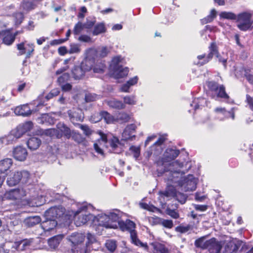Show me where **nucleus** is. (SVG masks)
<instances>
[{"mask_svg": "<svg viewBox=\"0 0 253 253\" xmlns=\"http://www.w3.org/2000/svg\"><path fill=\"white\" fill-rule=\"evenodd\" d=\"M179 154L180 151L179 150L168 148L165 151L163 157H159L155 162L157 167H163L162 172H160L161 174L169 172V174L170 175V176L166 179L168 181H173V176L172 175L174 173H179L180 172L183 174L185 173V172L181 171L180 170L183 167V163L180 162L178 160L173 161Z\"/></svg>", "mask_w": 253, "mask_h": 253, "instance_id": "nucleus-1", "label": "nucleus"}, {"mask_svg": "<svg viewBox=\"0 0 253 253\" xmlns=\"http://www.w3.org/2000/svg\"><path fill=\"white\" fill-rule=\"evenodd\" d=\"M252 14L249 11H243L237 14L236 21L237 27L241 31H251L253 28Z\"/></svg>", "mask_w": 253, "mask_h": 253, "instance_id": "nucleus-2", "label": "nucleus"}, {"mask_svg": "<svg viewBox=\"0 0 253 253\" xmlns=\"http://www.w3.org/2000/svg\"><path fill=\"white\" fill-rule=\"evenodd\" d=\"M209 91L211 92L212 98L216 96L225 100H228L230 98L226 92L225 87L223 84H219L214 81H208L206 83Z\"/></svg>", "mask_w": 253, "mask_h": 253, "instance_id": "nucleus-3", "label": "nucleus"}, {"mask_svg": "<svg viewBox=\"0 0 253 253\" xmlns=\"http://www.w3.org/2000/svg\"><path fill=\"white\" fill-rule=\"evenodd\" d=\"M85 236L80 233H74L70 236L69 240L72 243L71 251L73 253H82L85 249L84 241Z\"/></svg>", "mask_w": 253, "mask_h": 253, "instance_id": "nucleus-4", "label": "nucleus"}, {"mask_svg": "<svg viewBox=\"0 0 253 253\" xmlns=\"http://www.w3.org/2000/svg\"><path fill=\"white\" fill-rule=\"evenodd\" d=\"M209 52L206 55L205 53L199 55L197 56V59L199 60H202L201 62H199L200 65H204L209 63L212 59L213 55H215L216 57H218V47L215 42L211 43L209 47Z\"/></svg>", "mask_w": 253, "mask_h": 253, "instance_id": "nucleus-5", "label": "nucleus"}, {"mask_svg": "<svg viewBox=\"0 0 253 253\" xmlns=\"http://www.w3.org/2000/svg\"><path fill=\"white\" fill-rule=\"evenodd\" d=\"M44 105L43 102H40L35 109H31L28 104H23L17 106L14 109V113L16 115L22 116H29L39 110L41 107Z\"/></svg>", "mask_w": 253, "mask_h": 253, "instance_id": "nucleus-6", "label": "nucleus"}, {"mask_svg": "<svg viewBox=\"0 0 253 253\" xmlns=\"http://www.w3.org/2000/svg\"><path fill=\"white\" fill-rule=\"evenodd\" d=\"M26 41L22 42L16 44V47L19 51L18 55H22L26 54V59L31 58L35 51V44L33 43L26 44Z\"/></svg>", "mask_w": 253, "mask_h": 253, "instance_id": "nucleus-7", "label": "nucleus"}, {"mask_svg": "<svg viewBox=\"0 0 253 253\" xmlns=\"http://www.w3.org/2000/svg\"><path fill=\"white\" fill-rule=\"evenodd\" d=\"M65 212V209L62 206L52 207L46 210L44 213L45 218L52 219H59L62 218Z\"/></svg>", "mask_w": 253, "mask_h": 253, "instance_id": "nucleus-8", "label": "nucleus"}, {"mask_svg": "<svg viewBox=\"0 0 253 253\" xmlns=\"http://www.w3.org/2000/svg\"><path fill=\"white\" fill-rule=\"evenodd\" d=\"M112 62L113 70L118 78H122L127 75L129 72L128 68L127 67L123 68L122 65L119 64L121 62L119 56L114 57Z\"/></svg>", "mask_w": 253, "mask_h": 253, "instance_id": "nucleus-9", "label": "nucleus"}, {"mask_svg": "<svg viewBox=\"0 0 253 253\" xmlns=\"http://www.w3.org/2000/svg\"><path fill=\"white\" fill-rule=\"evenodd\" d=\"M12 156L17 161H24L28 156L27 149L22 146H17L12 151Z\"/></svg>", "mask_w": 253, "mask_h": 253, "instance_id": "nucleus-10", "label": "nucleus"}, {"mask_svg": "<svg viewBox=\"0 0 253 253\" xmlns=\"http://www.w3.org/2000/svg\"><path fill=\"white\" fill-rule=\"evenodd\" d=\"M207 249L210 253H220L222 246L221 242L216 240L215 238H212L207 240Z\"/></svg>", "mask_w": 253, "mask_h": 253, "instance_id": "nucleus-11", "label": "nucleus"}, {"mask_svg": "<svg viewBox=\"0 0 253 253\" xmlns=\"http://www.w3.org/2000/svg\"><path fill=\"white\" fill-rule=\"evenodd\" d=\"M118 225L121 231H127L130 233L134 231L136 227L135 223L130 219H126V221H118Z\"/></svg>", "mask_w": 253, "mask_h": 253, "instance_id": "nucleus-12", "label": "nucleus"}, {"mask_svg": "<svg viewBox=\"0 0 253 253\" xmlns=\"http://www.w3.org/2000/svg\"><path fill=\"white\" fill-rule=\"evenodd\" d=\"M74 222L77 226H80L85 224L88 220V216L81 213L80 211H77L74 214Z\"/></svg>", "mask_w": 253, "mask_h": 253, "instance_id": "nucleus-13", "label": "nucleus"}, {"mask_svg": "<svg viewBox=\"0 0 253 253\" xmlns=\"http://www.w3.org/2000/svg\"><path fill=\"white\" fill-rule=\"evenodd\" d=\"M45 218L46 219L41 223V227L44 232L50 231L57 226V221L51 218Z\"/></svg>", "mask_w": 253, "mask_h": 253, "instance_id": "nucleus-14", "label": "nucleus"}, {"mask_svg": "<svg viewBox=\"0 0 253 253\" xmlns=\"http://www.w3.org/2000/svg\"><path fill=\"white\" fill-rule=\"evenodd\" d=\"M58 133L61 134V137L64 136L66 138L69 139L71 137V131L70 128L64 123H59L56 125Z\"/></svg>", "mask_w": 253, "mask_h": 253, "instance_id": "nucleus-15", "label": "nucleus"}, {"mask_svg": "<svg viewBox=\"0 0 253 253\" xmlns=\"http://www.w3.org/2000/svg\"><path fill=\"white\" fill-rule=\"evenodd\" d=\"M1 36H2V42L7 45H11L15 40L14 36L9 30L1 31Z\"/></svg>", "mask_w": 253, "mask_h": 253, "instance_id": "nucleus-16", "label": "nucleus"}, {"mask_svg": "<svg viewBox=\"0 0 253 253\" xmlns=\"http://www.w3.org/2000/svg\"><path fill=\"white\" fill-rule=\"evenodd\" d=\"M99 115L101 116V118H98L96 120H92V121H94L95 122H97L101 119H103L107 124L113 123L115 121H116V119H115L114 117L106 111H100L99 112Z\"/></svg>", "mask_w": 253, "mask_h": 253, "instance_id": "nucleus-17", "label": "nucleus"}, {"mask_svg": "<svg viewBox=\"0 0 253 253\" xmlns=\"http://www.w3.org/2000/svg\"><path fill=\"white\" fill-rule=\"evenodd\" d=\"M12 164L13 161L10 158H5L0 161V174L5 173Z\"/></svg>", "mask_w": 253, "mask_h": 253, "instance_id": "nucleus-18", "label": "nucleus"}, {"mask_svg": "<svg viewBox=\"0 0 253 253\" xmlns=\"http://www.w3.org/2000/svg\"><path fill=\"white\" fill-rule=\"evenodd\" d=\"M94 63V59L86 57L84 61L81 63L80 66L83 70L84 71V73L86 72L93 70V64Z\"/></svg>", "mask_w": 253, "mask_h": 253, "instance_id": "nucleus-19", "label": "nucleus"}, {"mask_svg": "<svg viewBox=\"0 0 253 253\" xmlns=\"http://www.w3.org/2000/svg\"><path fill=\"white\" fill-rule=\"evenodd\" d=\"M131 243L136 246L143 248L145 250H148V246L146 243H143L138 238L137 232L135 230L130 233Z\"/></svg>", "mask_w": 253, "mask_h": 253, "instance_id": "nucleus-20", "label": "nucleus"}, {"mask_svg": "<svg viewBox=\"0 0 253 253\" xmlns=\"http://www.w3.org/2000/svg\"><path fill=\"white\" fill-rule=\"evenodd\" d=\"M160 193L161 196L166 197H178L176 190L172 185H168L165 191H161Z\"/></svg>", "mask_w": 253, "mask_h": 253, "instance_id": "nucleus-21", "label": "nucleus"}, {"mask_svg": "<svg viewBox=\"0 0 253 253\" xmlns=\"http://www.w3.org/2000/svg\"><path fill=\"white\" fill-rule=\"evenodd\" d=\"M154 253H169V250L165 245L158 242H153L151 244Z\"/></svg>", "mask_w": 253, "mask_h": 253, "instance_id": "nucleus-22", "label": "nucleus"}, {"mask_svg": "<svg viewBox=\"0 0 253 253\" xmlns=\"http://www.w3.org/2000/svg\"><path fill=\"white\" fill-rule=\"evenodd\" d=\"M106 68V65L105 61L102 60H97L96 61L94 60L93 64V71L95 73H103Z\"/></svg>", "mask_w": 253, "mask_h": 253, "instance_id": "nucleus-23", "label": "nucleus"}, {"mask_svg": "<svg viewBox=\"0 0 253 253\" xmlns=\"http://www.w3.org/2000/svg\"><path fill=\"white\" fill-rule=\"evenodd\" d=\"M36 7L37 4L33 1L29 0H23L20 4V7L27 12L34 10Z\"/></svg>", "mask_w": 253, "mask_h": 253, "instance_id": "nucleus-24", "label": "nucleus"}, {"mask_svg": "<svg viewBox=\"0 0 253 253\" xmlns=\"http://www.w3.org/2000/svg\"><path fill=\"white\" fill-rule=\"evenodd\" d=\"M41 144V140L40 139L33 137L29 139L27 142V145L29 149L34 151L37 150Z\"/></svg>", "mask_w": 253, "mask_h": 253, "instance_id": "nucleus-25", "label": "nucleus"}, {"mask_svg": "<svg viewBox=\"0 0 253 253\" xmlns=\"http://www.w3.org/2000/svg\"><path fill=\"white\" fill-rule=\"evenodd\" d=\"M34 125L32 122L28 121L19 125L17 127V131L19 132L21 135L30 131L33 127Z\"/></svg>", "mask_w": 253, "mask_h": 253, "instance_id": "nucleus-26", "label": "nucleus"}, {"mask_svg": "<svg viewBox=\"0 0 253 253\" xmlns=\"http://www.w3.org/2000/svg\"><path fill=\"white\" fill-rule=\"evenodd\" d=\"M41 221V219L39 216H33L25 218L24 222L27 227H31L39 224Z\"/></svg>", "mask_w": 253, "mask_h": 253, "instance_id": "nucleus-27", "label": "nucleus"}, {"mask_svg": "<svg viewBox=\"0 0 253 253\" xmlns=\"http://www.w3.org/2000/svg\"><path fill=\"white\" fill-rule=\"evenodd\" d=\"M107 104L110 108L115 109L121 110L125 109L126 107V105L123 102L116 99H112L107 101Z\"/></svg>", "mask_w": 253, "mask_h": 253, "instance_id": "nucleus-28", "label": "nucleus"}, {"mask_svg": "<svg viewBox=\"0 0 253 253\" xmlns=\"http://www.w3.org/2000/svg\"><path fill=\"white\" fill-rule=\"evenodd\" d=\"M63 238L62 235H58L50 238L48 240L49 246L51 248L55 249L58 246Z\"/></svg>", "mask_w": 253, "mask_h": 253, "instance_id": "nucleus-29", "label": "nucleus"}, {"mask_svg": "<svg viewBox=\"0 0 253 253\" xmlns=\"http://www.w3.org/2000/svg\"><path fill=\"white\" fill-rule=\"evenodd\" d=\"M240 247V245L234 242L230 241L227 243L224 247L223 253H232L237 252Z\"/></svg>", "mask_w": 253, "mask_h": 253, "instance_id": "nucleus-30", "label": "nucleus"}, {"mask_svg": "<svg viewBox=\"0 0 253 253\" xmlns=\"http://www.w3.org/2000/svg\"><path fill=\"white\" fill-rule=\"evenodd\" d=\"M72 74L75 80H80L84 76L85 73L80 65L75 66L72 70Z\"/></svg>", "mask_w": 253, "mask_h": 253, "instance_id": "nucleus-31", "label": "nucleus"}, {"mask_svg": "<svg viewBox=\"0 0 253 253\" xmlns=\"http://www.w3.org/2000/svg\"><path fill=\"white\" fill-rule=\"evenodd\" d=\"M20 171H16L14 172L12 176L7 178L6 182L10 186H15L20 182Z\"/></svg>", "mask_w": 253, "mask_h": 253, "instance_id": "nucleus-32", "label": "nucleus"}, {"mask_svg": "<svg viewBox=\"0 0 253 253\" xmlns=\"http://www.w3.org/2000/svg\"><path fill=\"white\" fill-rule=\"evenodd\" d=\"M106 30L104 23H98L94 25L92 34L93 36H97L99 34L105 33L106 32Z\"/></svg>", "mask_w": 253, "mask_h": 253, "instance_id": "nucleus-33", "label": "nucleus"}, {"mask_svg": "<svg viewBox=\"0 0 253 253\" xmlns=\"http://www.w3.org/2000/svg\"><path fill=\"white\" fill-rule=\"evenodd\" d=\"M216 11L214 9H212L209 15L200 20L202 25H205L211 22L216 17Z\"/></svg>", "mask_w": 253, "mask_h": 253, "instance_id": "nucleus-34", "label": "nucleus"}, {"mask_svg": "<svg viewBox=\"0 0 253 253\" xmlns=\"http://www.w3.org/2000/svg\"><path fill=\"white\" fill-rule=\"evenodd\" d=\"M20 190L14 189L5 193L4 196L6 199L15 200L19 198Z\"/></svg>", "mask_w": 253, "mask_h": 253, "instance_id": "nucleus-35", "label": "nucleus"}, {"mask_svg": "<svg viewBox=\"0 0 253 253\" xmlns=\"http://www.w3.org/2000/svg\"><path fill=\"white\" fill-rule=\"evenodd\" d=\"M120 216L117 213L114 212H111L108 216H106V219H108V221L104 224L103 226L106 227H112V226L109 223V221L111 220L112 222H117L119 220Z\"/></svg>", "mask_w": 253, "mask_h": 253, "instance_id": "nucleus-36", "label": "nucleus"}, {"mask_svg": "<svg viewBox=\"0 0 253 253\" xmlns=\"http://www.w3.org/2000/svg\"><path fill=\"white\" fill-rule=\"evenodd\" d=\"M131 116L125 112H121L118 113L116 121H120L122 123H126L129 121Z\"/></svg>", "mask_w": 253, "mask_h": 253, "instance_id": "nucleus-37", "label": "nucleus"}, {"mask_svg": "<svg viewBox=\"0 0 253 253\" xmlns=\"http://www.w3.org/2000/svg\"><path fill=\"white\" fill-rule=\"evenodd\" d=\"M69 116L71 121L74 124H78L77 122H82L83 121L84 117L81 114H79L77 112H74L72 113H69Z\"/></svg>", "mask_w": 253, "mask_h": 253, "instance_id": "nucleus-38", "label": "nucleus"}, {"mask_svg": "<svg viewBox=\"0 0 253 253\" xmlns=\"http://www.w3.org/2000/svg\"><path fill=\"white\" fill-rule=\"evenodd\" d=\"M20 182L23 184H26L28 182L31 177L30 173L27 170L20 171Z\"/></svg>", "mask_w": 253, "mask_h": 253, "instance_id": "nucleus-39", "label": "nucleus"}, {"mask_svg": "<svg viewBox=\"0 0 253 253\" xmlns=\"http://www.w3.org/2000/svg\"><path fill=\"white\" fill-rule=\"evenodd\" d=\"M185 181V187L188 191H194L196 188V184L195 183L194 178L193 179H188L186 178Z\"/></svg>", "mask_w": 253, "mask_h": 253, "instance_id": "nucleus-40", "label": "nucleus"}, {"mask_svg": "<svg viewBox=\"0 0 253 253\" xmlns=\"http://www.w3.org/2000/svg\"><path fill=\"white\" fill-rule=\"evenodd\" d=\"M158 223L167 228L171 229L173 226V223L172 220L158 218Z\"/></svg>", "mask_w": 253, "mask_h": 253, "instance_id": "nucleus-41", "label": "nucleus"}, {"mask_svg": "<svg viewBox=\"0 0 253 253\" xmlns=\"http://www.w3.org/2000/svg\"><path fill=\"white\" fill-rule=\"evenodd\" d=\"M71 137H72V139L78 143H81L85 140V138L84 137L81 133L75 131H72L71 132Z\"/></svg>", "mask_w": 253, "mask_h": 253, "instance_id": "nucleus-42", "label": "nucleus"}, {"mask_svg": "<svg viewBox=\"0 0 253 253\" xmlns=\"http://www.w3.org/2000/svg\"><path fill=\"white\" fill-rule=\"evenodd\" d=\"M105 246L108 251L113 253L117 248L116 241L112 240H108L105 243Z\"/></svg>", "mask_w": 253, "mask_h": 253, "instance_id": "nucleus-43", "label": "nucleus"}, {"mask_svg": "<svg viewBox=\"0 0 253 253\" xmlns=\"http://www.w3.org/2000/svg\"><path fill=\"white\" fill-rule=\"evenodd\" d=\"M244 76L246 78L248 82L251 84L253 85V75L252 73V70L251 68H244Z\"/></svg>", "mask_w": 253, "mask_h": 253, "instance_id": "nucleus-44", "label": "nucleus"}, {"mask_svg": "<svg viewBox=\"0 0 253 253\" xmlns=\"http://www.w3.org/2000/svg\"><path fill=\"white\" fill-rule=\"evenodd\" d=\"M57 128H49L45 130V134L50 137L55 136L57 138H61V135L58 133Z\"/></svg>", "mask_w": 253, "mask_h": 253, "instance_id": "nucleus-45", "label": "nucleus"}, {"mask_svg": "<svg viewBox=\"0 0 253 253\" xmlns=\"http://www.w3.org/2000/svg\"><path fill=\"white\" fill-rule=\"evenodd\" d=\"M220 16L226 19L235 20L236 21L237 15L231 12H222L220 14Z\"/></svg>", "mask_w": 253, "mask_h": 253, "instance_id": "nucleus-46", "label": "nucleus"}, {"mask_svg": "<svg viewBox=\"0 0 253 253\" xmlns=\"http://www.w3.org/2000/svg\"><path fill=\"white\" fill-rule=\"evenodd\" d=\"M70 76L69 73H63L57 79V83L59 85L67 83L70 79Z\"/></svg>", "mask_w": 253, "mask_h": 253, "instance_id": "nucleus-47", "label": "nucleus"}, {"mask_svg": "<svg viewBox=\"0 0 253 253\" xmlns=\"http://www.w3.org/2000/svg\"><path fill=\"white\" fill-rule=\"evenodd\" d=\"M60 91L59 88H55L52 89L45 96L46 101H48L54 97L59 94Z\"/></svg>", "mask_w": 253, "mask_h": 253, "instance_id": "nucleus-48", "label": "nucleus"}, {"mask_svg": "<svg viewBox=\"0 0 253 253\" xmlns=\"http://www.w3.org/2000/svg\"><path fill=\"white\" fill-rule=\"evenodd\" d=\"M207 241L204 242V238H200L195 241V246L197 248H200L202 249H207Z\"/></svg>", "mask_w": 253, "mask_h": 253, "instance_id": "nucleus-49", "label": "nucleus"}, {"mask_svg": "<svg viewBox=\"0 0 253 253\" xmlns=\"http://www.w3.org/2000/svg\"><path fill=\"white\" fill-rule=\"evenodd\" d=\"M109 143L113 150H116V148H118V145L120 143L119 138L114 136L110 139Z\"/></svg>", "mask_w": 253, "mask_h": 253, "instance_id": "nucleus-50", "label": "nucleus"}, {"mask_svg": "<svg viewBox=\"0 0 253 253\" xmlns=\"http://www.w3.org/2000/svg\"><path fill=\"white\" fill-rule=\"evenodd\" d=\"M77 125L78 127L83 131L85 135L89 136L91 134L92 130L87 125L80 124H78Z\"/></svg>", "mask_w": 253, "mask_h": 253, "instance_id": "nucleus-51", "label": "nucleus"}, {"mask_svg": "<svg viewBox=\"0 0 253 253\" xmlns=\"http://www.w3.org/2000/svg\"><path fill=\"white\" fill-rule=\"evenodd\" d=\"M191 228V225L188 224L187 226L180 225L175 227V231L180 233H184L188 232Z\"/></svg>", "mask_w": 253, "mask_h": 253, "instance_id": "nucleus-52", "label": "nucleus"}, {"mask_svg": "<svg viewBox=\"0 0 253 253\" xmlns=\"http://www.w3.org/2000/svg\"><path fill=\"white\" fill-rule=\"evenodd\" d=\"M129 151L133 154V157L135 159H137L139 157L140 154V147L132 145L130 147Z\"/></svg>", "mask_w": 253, "mask_h": 253, "instance_id": "nucleus-53", "label": "nucleus"}, {"mask_svg": "<svg viewBox=\"0 0 253 253\" xmlns=\"http://www.w3.org/2000/svg\"><path fill=\"white\" fill-rule=\"evenodd\" d=\"M84 28L83 24H82V23L81 22H78L74 26V28L73 30V33L74 35H79L82 32Z\"/></svg>", "mask_w": 253, "mask_h": 253, "instance_id": "nucleus-54", "label": "nucleus"}, {"mask_svg": "<svg viewBox=\"0 0 253 253\" xmlns=\"http://www.w3.org/2000/svg\"><path fill=\"white\" fill-rule=\"evenodd\" d=\"M96 22V21L95 18H93L91 20L86 19V22L84 24H83L84 29H91L95 25Z\"/></svg>", "mask_w": 253, "mask_h": 253, "instance_id": "nucleus-55", "label": "nucleus"}, {"mask_svg": "<svg viewBox=\"0 0 253 253\" xmlns=\"http://www.w3.org/2000/svg\"><path fill=\"white\" fill-rule=\"evenodd\" d=\"M124 104H127L128 105H135L136 104V101L135 100V97L134 96H126L124 97Z\"/></svg>", "mask_w": 253, "mask_h": 253, "instance_id": "nucleus-56", "label": "nucleus"}, {"mask_svg": "<svg viewBox=\"0 0 253 253\" xmlns=\"http://www.w3.org/2000/svg\"><path fill=\"white\" fill-rule=\"evenodd\" d=\"M214 112L216 113H220L223 115L227 116V114H231L232 119H234V114L233 113H231L230 112L227 111L225 108L217 107L214 109Z\"/></svg>", "mask_w": 253, "mask_h": 253, "instance_id": "nucleus-57", "label": "nucleus"}, {"mask_svg": "<svg viewBox=\"0 0 253 253\" xmlns=\"http://www.w3.org/2000/svg\"><path fill=\"white\" fill-rule=\"evenodd\" d=\"M166 213L167 214L174 219H177L179 217L178 212L175 210H172L169 208H168L166 210Z\"/></svg>", "mask_w": 253, "mask_h": 253, "instance_id": "nucleus-58", "label": "nucleus"}, {"mask_svg": "<svg viewBox=\"0 0 253 253\" xmlns=\"http://www.w3.org/2000/svg\"><path fill=\"white\" fill-rule=\"evenodd\" d=\"M245 102L247 104L249 108L253 112V97L248 94H246Z\"/></svg>", "mask_w": 253, "mask_h": 253, "instance_id": "nucleus-59", "label": "nucleus"}, {"mask_svg": "<svg viewBox=\"0 0 253 253\" xmlns=\"http://www.w3.org/2000/svg\"><path fill=\"white\" fill-rule=\"evenodd\" d=\"M87 241L85 244V248L90 244H92L95 241V239L94 238V235H92L91 233H87Z\"/></svg>", "mask_w": 253, "mask_h": 253, "instance_id": "nucleus-60", "label": "nucleus"}, {"mask_svg": "<svg viewBox=\"0 0 253 253\" xmlns=\"http://www.w3.org/2000/svg\"><path fill=\"white\" fill-rule=\"evenodd\" d=\"M26 86V83L23 81H20L18 82V85L17 91L21 92L24 90Z\"/></svg>", "mask_w": 253, "mask_h": 253, "instance_id": "nucleus-61", "label": "nucleus"}, {"mask_svg": "<svg viewBox=\"0 0 253 253\" xmlns=\"http://www.w3.org/2000/svg\"><path fill=\"white\" fill-rule=\"evenodd\" d=\"M61 89L63 91H69L72 88V85L69 83H66L62 85H60Z\"/></svg>", "mask_w": 253, "mask_h": 253, "instance_id": "nucleus-62", "label": "nucleus"}, {"mask_svg": "<svg viewBox=\"0 0 253 253\" xmlns=\"http://www.w3.org/2000/svg\"><path fill=\"white\" fill-rule=\"evenodd\" d=\"M22 221L19 218V217H15L14 218H12L10 221L9 224L10 226H15L20 224H21Z\"/></svg>", "mask_w": 253, "mask_h": 253, "instance_id": "nucleus-63", "label": "nucleus"}, {"mask_svg": "<svg viewBox=\"0 0 253 253\" xmlns=\"http://www.w3.org/2000/svg\"><path fill=\"white\" fill-rule=\"evenodd\" d=\"M66 41V39H55L51 41L50 42V44L51 46L60 44Z\"/></svg>", "mask_w": 253, "mask_h": 253, "instance_id": "nucleus-64", "label": "nucleus"}]
</instances>
